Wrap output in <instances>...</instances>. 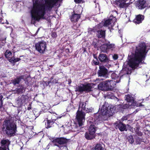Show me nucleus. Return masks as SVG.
<instances>
[{"mask_svg": "<svg viewBox=\"0 0 150 150\" xmlns=\"http://www.w3.org/2000/svg\"><path fill=\"white\" fill-rule=\"evenodd\" d=\"M59 0H45V4H42L39 0H33V7L31 11L32 21L42 18L46 10H50Z\"/></svg>", "mask_w": 150, "mask_h": 150, "instance_id": "nucleus-1", "label": "nucleus"}, {"mask_svg": "<svg viewBox=\"0 0 150 150\" xmlns=\"http://www.w3.org/2000/svg\"><path fill=\"white\" fill-rule=\"evenodd\" d=\"M146 45L144 42H140L137 45L133 57L129 60V65L132 69H135L138 67L139 65L142 64L145 59L146 54L148 52L146 50Z\"/></svg>", "mask_w": 150, "mask_h": 150, "instance_id": "nucleus-2", "label": "nucleus"}, {"mask_svg": "<svg viewBox=\"0 0 150 150\" xmlns=\"http://www.w3.org/2000/svg\"><path fill=\"white\" fill-rule=\"evenodd\" d=\"M12 117L9 116L4 121L2 130L8 136L12 137L15 135L17 131V123L12 120Z\"/></svg>", "mask_w": 150, "mask_h": 150, "instance_id": "nucleus-3", "label": "nucleus"}, {"mask_svg": "<svg viewBox=\"0 0 150 150\" xmlns=\"http://www.w3.org/2000/svg\"><path fill=\"white\" fill-rule=\"evenodd\" d=\"M86 103L81 102L76 113V118L79 126H81L85 121V114L84 111L86 110Z\"/></svg>", "mask_w": 150, "mask_h": 150, "instance_id": "nucleus-4", "label": "nucleus"}, {"mask_svg": "<svg viewBox=\"0 0 150 150\" xmlns=\"http://www.w3.org/2000/svg\"><path fill=\"white\" fill-rule=\"evenodd\" d=\"M116 83L112 80H107L100 82L98 85V88L102 91H112L115 88Z\"/></svg>", "mask_w": 150, "mask_h": 150, "instance_id": "nucleus-5", "label": "nucleus"}, {"mask_svg": "<svg viewBox=\"0 0 150 150\" xmlns=\"http://www.w3.org/2000/svg\"><path fill=\"white\" fill-rule=\"evenodd\" d=\"M100 111L106 116H107L108 117H110L112 115L113 113H114L113 108L110 106L108 103L106 102H105L103 104Z\"/></svg>", "mask_w": 150, "mask_h": 150, "instance_id": "nucleus-6", "label": "nucleus"}, {"mask_svg": "<svg viewBox=\"0 0 150 150\" xmlns=\"http://www.w3.org/2000/svg\"><path fill=\"white\" fill-rule=\"evenodd\" d=\"M116 22V20L115 17L110 16L108 19L100 23L98 26V28H102L103 25L104 26L108 27L110 28L114 26Z\"/></svg>", "mask_w": 150, "mask_h": 150, "instance_id": "nucleus-7", "label": "nucleus"}, {"mask_svg": "<svg viewBox=\"0 0 150 150\" xmlns=\"http://www.w3.org/2000/svg\"><path fill=\"white\" fill-rule=\"evenodd\" d=\"M92 86L90 83L86 84H81L80 86H78L76 89L75 91L81 93L83 92L88 93L92 91Z\"/></svg>", "mask_w": 150, "mask_h": 150, "instance_id": "nucleus-8", "label": "nucleus"}, {"mask_svg": "<svg viewBox=\"0 0 150 150\" xmlns=\"http://www.w3.org/2000/svg\"><path fill=\"white\" fill-rule=\"evenodd\" d=\"M46 115L47 117L45 118L46 122H45V127L48 129L54 126V125L56 124L55 123L56 119H52V114L51 112H48L46 114Z\"/></svg>", "mask_w": 150, "mask_h": 150, "instance_id": "nucleus-9", "label": "nucleus"}, {"mask_svg": "<svg viewBox=\"0 0 150 150\" xmlns=\"http://www.w3.org/2000/svg\"><path fill=\"white\" fill-rule=\"evenodd\" d=\"M47 44L46 42H40L35 44V47L36 50L39 53L43 54L46 48Z\"/></svg>", "mask_w": 150, "mask_h": 150, "instance_id": "nucleus-10", "label": "nucleus"}, {"mask_svg": "<svg viewBox=\"0 0 150 150\" xmlns=\"http://www.w3.org/2000/svg\"><path fill=\"white\" fill-rule=\"evenodd\" d=\"M100 42L105 44L110 43L109 41L106 40L105 38H94L92 44L95 48H97L99 46V44H101Z\"/></svg>", "mask_w": 150, "mask_h": 150, "instance_id": "nucleus-11", "label": "nucleus"}, {"mask_svg": "<svg viewBox=\"0 0 150 150\" xmlns=\"http://www.w3.org/2000/svg\"><path fill=\"white\" fill-rule=\"evenodd\" d=\"M114 125L116 129H117L118 128L121 132L127 131L126 125L120 121L115 122Z\"/></svg>", "mask_w": 150, "mask_h": 150, "instance_id": "nucleus-12", "label": "nucleus"}, {"mask_svg": "<svg viewBox=\"0 0 150 150\" xmlns=\"http://www.w3.org/2000/svg\"><path fill=\"white\" fill-rule=\"evenodd\" d=\"M108 70L107 69L103 66H100L99 67L97 74L99 76H102L106 78L108 75Z\"/></svg>", "mask_w": 150, "mask_h": 150, "instance_id": "nucleus-13", "label": "nucleus"}, {"mask_svg": "<svg viewBox=\"0 0 150 150\" xmlns=\"http://www.w3.org/2000/svg\"><path fill=\"white\" fill-rule=\"evenodd\" d=\"M69 139L64 137L57 138L54 139L52 142L53 143H57L60 145L66 144L68 142Z\"/></svg>", "mask_w": 150, "mask_h": 150, "instance_id": "nucleus-14", "label": "nucleus"}, {"mask_svg": "<svg viewBox=\"0 0 150 150\" xmlns=\"http://www.w3.org/2000/svg\"><path fill=\"white\" fill-rule=\"evenodd\" d=\"M94 120L97 121H103L107 120V118L104 114H103L101 112V113L98 112L94 114Z\"/></svg>", "mask_w": 150, "mask_h": 150, "instance_id": "nucleus-15", "label": "nucleus"}, {"mask_svg": "<svg viewBox=\"0 0 150 150\" xmlns=\"http://www.w3.org/2000/svg\"><path fill=\"white\" fill-rule=\"evenodd\" d=\"M28 98V96L26 95H23L18 97L17 100L18 107H20L23 104L25 103L26 100Z\"/></svg>", "mask_w": 150, "mask_h": 150, "instance_id": "nucleus-16", "label": "nucleus"}, {"mask_svg": "<svg viewBox=\"0 0 150 150\" xmlns=\"http://www.w3.org/2000/svg\"><path fill=\"white\" fill-rule=\"evenodd\" d=\"M98 59L100 62L103 63H108L110 61L108 56L105 54L100 53L98 57Z\"/></svg>", "mask_w": 150, "mask_h": 150, "instance_id": "nucleus-17", "label": "nucleus"}, {"mask_svg": "<svg viewBox=\"0 0 150 150\" xmlns=\"http://www.w3.org/2000/svg\"><path fill=\"white\" fill-rule=\"evenodd\" d=\"M128 0H118L116 3L118 6L120 8H125L128 6L130 4H129Z\"/></svg>", "mask_w": 150, "mask_h": 150, "instance_id": "nucleus-18", "label": "nucleus"}, {"mask_svg": "<svg viewBox=\"0 0 150 150\" xmlns=\"http://www.w3.org/2000/svg\"><path fill=\"white\" fill-rule=\"evenodd\" d=\"M144 0H139L136 4V6L139 9H142L145 8L146 5Z\"/></svg>", "mask_w": 150, "mask_h": 150, "instance_id": "nucleus-19", "label": "nucleus"}, {"mask_svg": "<svg viewBox=\"0 0 150 150\" xmlns=\"http://www.w3.org/2000/svg\"><path fill=\"white\" fill-rule=\"evenodd\" d=\"M1 146L8 148L9 149V146L10 144L9 140L7 139H3L0 142Z\"/></svg>", "mask_w": 150, "mask_h": 150, "instance_id": "nucleus-20", "label": "nucleus"}, {"mask_svg": "<svg viewBox=\"0 0 150 150\" xmlns=\"http://www.w3.org/2000/svg\"><path fill=\"white\" fill-rule=\"evenodd\" d=\"M24 76L21 75L17 77L16 78L11 80V83L14 85L16 86L17 84H19L21 81V79H23Z\"/></svg>", "mask_w": 150, "mask_h": 150, "instance_id": "nucleus-21", "label": "nucleus"}, {"mask_svg": "<svg viewBox=\"0 0 150 150\" xmlns=\"http://www.w3.org/2000/svg\"><path fill=\"white\" fill-rule=\"evenodd\" d=\"M18 87H20V88H17L16 89V91L17 93H22L25 92L26 88L23 85H19Z\"/></svg>", "mask_w": 150, "mask_h": 150, "instance_id": "nucleus-22", "label": "nucleus"}, {"mask_svg": "<svg viewBox=\"0 0 150 150\" xmlns=\"http://www.w3.org/2000/svg\"><path fill=\"white\" fill-rule=\"evenodd\" d=\"M144 18V16L140 14L136 16L135 19L134 21V22L135 23L139 24L142 22Z\"/></svg>", "mask_w": 150, "mask_h": 150, "instance_id": "nucleus-23", "label": "nucleus"}, {"mask_svg": "<svg viewBox=\"0 0 150 150\" xmlns=\"http://www.w3.org/2000/svg\"><path fill=\"white\" fill-rule=\"evenodd\" d=\"M85 137L87 140H91L95 138L96 136L91 134L88 131L86 132L85 134Z\"/></svg>", "mask_w": 150, "mask_h": 150, "instance_id": "nucleus-24", "label": "nucleus"}, {"mask_svg": "<svg viewBox=\"0 0 150 150\" xmlns=\"http://www.w3.org/2000/svg\"><path fill=\"white\" fill-rule=\"evenodd\" d=\"M80 18V16L79 14L74 13L71 18V21L72 22H74L77 21Z\"/></svg>", "mask_w": 150, "mask_h": 150, "instance_id": "nucleus-25", "label": "nucleus"}, {"mask_svg": "<svg viewBox=\"0 0 150 150\" xmlns=\"http://www.w3.org/2000/svg\"><path fill=\"white\" fill-rule=\"evenodd\" d=\"M96 127L94 125H91L89 128L88 132L91 133L95 135V133L96 130Z\"/></svg>", "mask_w": 150, "mask_h": 150, "instance_id": "nucleus-26", "label": "nucleus"}, {"mask_svg": "<svg viewBox=\"0 0 150 150\" xmlns=\"http://www.w3.org/2000/svg\"><path fill=\"white\" fill-rule=\"evenodd\" d=\"M101 51L102 52L108 53V52L107 50V46L106 44L104 43L100 47Z\"/></svg>", "mask_w": 150, "mask_h": 150, "instance_id": "nucleus-27", "label": "nucleus"}, {"mask_svg": "<svg viewBox=\"0 0 150 150\" xmlns=\"http://www.w3.org/2000/svg\"><path fill=\"white\" fill-rule=\"evenodd\" d=\"M9 61L11 63H15L21 60V59L19 58H15L14 57H12L10 59H8Z\"/></svg>", "mask_w": 150, "mask_h": 150, "instance_id": "nucleus-28", "label": "nucleus"}, {"mask_svg": "<svg viewBox=\"0 0 150 150\" xmlns=\"http://www.w3.org/2000/svg\"><path fill=\"white\" fill-rule=\"evenodd\" d=\"M98 38H105V31L102 30H99L97 33Z\"/></svg>", "mask_w": 150, "mask_h": 150, "instance_id": "nucleus-29", "label": "nucleus"}, {"mask_svg": "<svg viewBox=\"0 0 150 150\" xmlns=\"http://www.w3.org/2000/svg\"><path fill=\"white\" fill-rule=\"evenodd\" d=\"M126 100L128 102H131L132 103H134V98L132 96L130 95H128L125 96Z\"/></svg>", "mask_w": 150, "mask_h": 150, "instance_id": "nucleus-30", "label": "nucleus"}, {"mask_svg": "<svg viewBox=\"0 0 150 150\" xmlns=\"http://www.w3.org/2000/svg\"><path fill=\"white\" fill-rule=\"evenodd\" d=\"M4 55L6 58L9 59L12 57V53L11 51L7 50L4 54Z\"/></svg>", "mask_w": 150, "mask_h": 150, "instance_id": "nucleus-31", "label": "nucleus"}, {"mask_svg": "<svg viewBox=\"0 0 150 150\" xmlns=\"http://www.w3.org/2000/svg\"><path fill=\"white\" fill-rule=\"evenodd\" d=\"M104 148L102 146V143H98L94 147L95 150H103Z\"/></svg>", "mask_w": 150, "mask_h": 150, "instance_id": "nucleus-32", "label": "nucleus"}, {"mask_svg": "<svg viewBox=\"0 0 150 150\" xmlns=\"http://www.w3.org/2000/svg\"><path fill=\"white\" fill-rule=\"evenodd\" d=\"M108 43H106L107 46V50H108V52L110 50H112L113 49L115 48V45L114 44H108Z\"/></svg>", "mask_w": 150, "mask_h": 150, "instance_id": "nucleus-33", "label": "nucleus"}, {"mask_svg": "<svg viewBox=\"0 0 150 150\" xmlns=\"http://www.w3.org/2000/svg\"><path fill=\"white\" fill-rule=\"evenodd\" d=\"M142 136L141 138H140L137 136H135V138L137 144H141V142H142Z\"/></svg>", "mask_w": 150, "mask_h": 150, "instance_id": "nucleus-34", "label": "nucleus"}, {"mask_svg": "<svg viewBox=\"0 0 150 150\" xmlns=\"http://www.w3.org/2000/svg\"><path fill=\"white\" fill-rule=\"evenodd\" d=\"M128 142L131 144H132L134 142V139L133 136L131 135L128 136L127 137Z\"/></svg>", "mask_w": 150, "mask_h": 150, "instance_id": "nucleus-35", "label": "nucleus"}, {"mask_svg": "<svg viewBox=\"0 0 150 150\" xmlns=\"http://www.w3.org/2000/svg\"><path fill=\"white\" fill-rule=\"evenodd\" d=\"M135 132L136 134L139 136L142 137L143 135L142 133L139 131V128H137Z\"/></svg>", "mask_w": 150, "mask_h": 150, "instance_id": "nucleus-36", "label": "nucleus"}, {"mask_svg": "<svg viewBox=\"0 0 150 150\" xmlns=\"http://www.w3.org/2000/svg\"><path fill=\"white\" fill-rule=\"evenodd\" d=\"M3 96L2 95L0 96V109L2 108L3 105V101L2 98Z\"/></svg>", "mask_w": 150, "mask_h": 150, "instance_id": "nucleus-37", "label": "nucleus"}, {"mask_svg": "<svg viewBox=\"0 0 150 150\" xmlns=\"http://www.w3.org/2000/svg\"><path fill=\"white\" fill-rule=\"evenodd\" d=\"M113 93L111 92H108V93L107 96L109 97H112L113 96Z\"/></svg>", "mask_w": 150, "mask_h": 150, "instance_id": "nucleus-38", "label": "nucleus"}, {"mask_svg": "<svg viewBox=\"0 0 150 150\" xmlns=\"http://www.w3.org/2000/svg\"><path fill=\"white\" fill-rule=\"evenodd\" d=\"M53 79V77H52L51 78H50V81H46L45 82V83L46 84V85H47V86H48V85L49 84L51 83L52 82V80Z\"/></svg>", "mask_w": 150, "mask_h": 150, "instance_id": "nucleus-39", "label": "nucleus"}, {"mask_svg": "<svg viewBox=\"0 0 150 150\" xmlns=\"http://www.w3.org/2000/svg\"><path fill=\"white\" fill-rule=\"evenodd\" d=\"M93 64L95 65H98L99 63V62L98 61V59H97V60H96V61H95L93 60Z\"/></svg>", "mask_w": 150, "mask_h": 150, "instance_id": "nucleus-40", "label": "nucleus"}, {"mask_svg": "<svg viewBox=\"0 0 150 150\" xmlns=\"http://www.w3.org/2000/svg\"><path fill=\"white\" fill-rule=\"evenodd\" d=\"M128 115L123 116L121 119L122 120V121H124V120H127L128 119Z\"/></svg>", "mask_w": 150, "mask_h": 150, "instance_id": "nucleus-41", "label": "nucleus"}, {"mask_svg": "<svg viewBox=\"0 0 150 150\" xmlns=\"http://www.w3.org/2000/svg\"><path fill=\"white\" fill-rule=\"evenodd\" d=\"M92 110L90 108H87L86 109V110H85V111L86 112V113H89L91 112H92Z\"/></svg>", "mask_w": 150, "mask_h": 150, "instance_id": "nucleus-42", "label": "nucleus"}, {"mask_svg": "<svg viewBox=\"0 0 150 150\" xmlns=\"http://www.w3.org/2000/svg\"><path fill=\"white\" fill-rule=\"evenodd\" d=\"M74 1L76 3H83L84 2L83 0H74Z\"/></svg>", "mask_w": 150, "mask_h": 150, "instance_id": "nucleus-43", "label": "nucleus"}, {"mask_svg": "<svg viewBox=\"0 0 150 150\" xmlns=\"http://www.w3.org/2000/svg\"><path fill=\"white\" fill-rule=\"evenodd\" d=\"M118 58V56L117 54H114L113 56V59L115 60H116Z\"/></svg>", "mask_w": 150, "mask_h": 150, "instance_id": "nucleus-44", "label": "nucleus"}, {"mask_svg": "<svg viewBox=\"0 0 150 150\" xmlns=\"http://www.w3.org/2000/svg\"><path fill=\"white\" fill-rule=\"evenodd\" d=\"M58 80L56 79H55L53 80V81H52L51 83H58Z\"/></svg>", "mask_w": 150, "mask_h": 150, "instance_id": "nucleus-45", "label": "nucleus"}, {"mask_svg": "<svg viewBox=\"0 0 150 150\" xmlns=\"http://www.w3.org/2000/svg\"><path fill=\"white\" fill-rule=\"evenodd\" d=\"M7 149H8V148L4 146H1L0 147V150H7Z\"/></svg>", "mask_w": 150, "mask_h": 150, "instance_id": "nucleus-46", "label": "nucleus"}, {"mask_svg": "<svg viewBox=\"0 0 150 150\" xmlns=\"http://www.w3.org/2000/svg\"><path fill=\"white\" fill-rule=\"evenodd\" d=\"M121 106H122L121 107L123 109H125L127 108L128 105L127 104L122 105Z\"/></svg>", "mask_w": 150, "mask_h": 150, "instance_id": "nucleus-47", "label": "nucleus"}, {"mask_svg": "<svg viewBox=\"0 0 150 150\" xmlns=\"http://www.w3.org/2000/svg\"><path fill=\"white\" fill-rule=\"evenodd\" d=\"M53 38H54L56 37V34L55 33H53L52 35Z\"/></svg>", "mask_w": 150, "mask_h": 150, "instance_id": "nucleus-48", "label": "nucleus"}, {"mask_svg": "<svg viewBox=\"0 0 150 150\" xmlns=\"http://www.w3.org/2000/svg\"><path fill=\"white\" fill-rule=\"evenodd\" d=\"M32 108V107H31V105L30 104H29L28 108H27V110H31Z\"/></svg>", "mask_w": 150, "mask_h": 150, "instance_id": "nucleus-49", "label": "nucleus"}, {"mask_svg": "<svg viewBox=\"0 0 150 150\" xmlns=\"http://www.w3.org/2000/svg\"><path fill=\"white\" fill-rule=\"evenodd\" d=\"M68 83L69 85H70L71 82V79H68Z\"/></svg>", "mask_w": 150, "mask_h": 150, "instance_id": "nucleus-50", "label": "nucleus"}, {"mask_svg": "<svg viewBox=\"0 0 150 150\" xmlns=\"http://www.w3.org/2000/svg\"><path fill=\"white\" fill-rule=\"evenodd\" d=\"M135 0H130L129 2H128L129 4H132L133 2Z\"/></svg>", "mask_w": 150, "mask_h": 150, "instance_id": "nucleus-51", "label": "nucleus"}, {"mask_svg": "<svg viewBox=\"0 0 150 150\" xmlns=\"http://www.w3.org/2000/svg\"><path fill=\"white\" fill-rule=\"evenodd\" d=\"M50 145H51V144H49L46 147V149H48L50 148Z\"/></svg>", "mask_w": 150, "mask_h": 150, "instance_id": "nucleus-52", "label": "nucleus"}, {"mask_svg": "<svg viewBox=\"0 0 150 150\" xmlns=\"http://www.w3.org/2000/svg\"><path fill=\"white\" fill-rule=\"evenodd\" d=\"M2 21H1V22L3 24H4V23H6V24H8L9 23L7 21V20H6L5 22H2Z\"/></svg>", "mask_w": 150, "mask_h": 150, "instance_id": "nucleus-53", "label": "nucleus"}, {"mask_svg": "<svg viewBox=\"0 0 150 150\" xmlns=\"http://www.w3.org/2000/svg\"><path fill=\"white\" fill-rule=\"evenodd\" d=\"M93 56L94 58H95L96 60H97L98 58L96 55L95 54H93Z\"/></svg>", "mask_w": 150, "mask_h": 150, "instance_id": "nucleus-54", "label": "nucleus"}, {"mask_svg": "<svg viewBox=\"0 0 150 150\" xmlns=\"http://www.w3.org/2000/svg\"><path fill=\"white\" fill-rule=\"evenodd\" d=\"M144 106V105H143L142 103H140L139 104V106Z\"/></svg>", "mask_w": 150, "mask_h": 150, "instance_id": "nucleus-55", "label": "nucleus"}, {"mask_svg": "<svg viewBox=\"0 0 150 150\" xmlns=\"http://www.w3.org/2000/svg\"><path fill=\"white\" fill-rule=\"evenodd\" d=\"M55 145L57 146H58V147H59V148L60 147V146L59 145H57L56 144H55Z\"/></svg>", "mask_w": 150, "mask_h": 150, "instance_id": "nucleus-56", "label": "nucleus"}, {"mask_svg": "<svg viewBox=\"0 0 150 150\" xmlns=\"http://www.w3.org/2000/svg\"><path fill=\"white\" fill-rule=\"evenodd\" d=\"M86 51V49H85V48H83V52H84Z\"/></svg>", "mask_w": 150, "mask_h": 150, "instance_id": "nucleus-57", "label": "nucleus"}, {"mask_svg": "<svg viewBox=\"0 0 150 150\" xmlns=\"http://www.w3.org/2000/svg\"><path fill=\"white\" fill-rule=\"evenodd\" d=\"M67 50H68V51H69V49H66Z\"/></svg>", "mask_w": 150, "mask_h": 150, "instance_id": "nucleus-58", "label": "nucleus"}, {"mask_svg": "<svg viewBox=\"0 0 150 150\" xmlns=\"http://www.w3.org/2000/svg\"><path fill=\"white\" fill-rule=\"evenodd\" d=\"M4 39H5V40H6V38H5Z\"/></svg>", "mask_w": 150, "mask_h": 150, "instance_id": "nucleus-59", "label": "nucleus"}, {"mask_svg": "<svg viewBox=\"0 0 150 150\" xmlns=\"http://www.w3.org/2000/svg\"><path fill=\"white\" fill-rule=\"evenodd\" d=\"M149 6V7H150V6Z\"/></svg>", "mask_w": 150, "mask_h": 150, "instance_id": "nucleus-60", "label": "nucleus"}]
</instances>
